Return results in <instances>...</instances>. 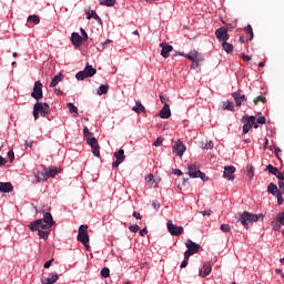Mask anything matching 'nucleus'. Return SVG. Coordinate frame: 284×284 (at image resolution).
Returning a JSON list of instances; mask_svg holds the SVG:
<instances>
[{"mask_svg": "<svg viewBox=\"0 0 284 284\" xmlns=\"http://www.w3.org/2000/svg\"><path fill=\"white\" fill-rule=\"evenodd\" d=\"M152 207H153L154 210H159V207H161V204H160L159 202H153V203H152Z\"/></svg>", "mask_w": 284, "mask_h": 284, "instance_id": "e2e57ef3", "label": "nucleus"}, {"mask_svg": "<svg viewBox=\"0 0 284 284\" xmlns=\"http://www.w3.org/2000/svg\"><path fill=\"white\" fill-rule=\"evenodd\" d=\"M31 97L36 101H41V99H43V83H41V81L34 82L33 92L31 93Z\"/></svg>", "mask_w": 284, "mask_h": 284, "instance_id": "6e6552de", "label": "nucleus"}, {"mask_svg": "<svg viewBox=\"0 0 284 284\" xmlns=\"http://www.w3.org/2000/svg\"><path fill=\"white\" fill-rule=\"evenodd\" d=\"M232 97L235 101V104L239 108H240V105H245V103H247V98H245V94H243V91H241V90L232 93Z\"/></svg>", "mask_w": 284, "mask_h": 284, "instance_id": "f8f14e48", "label": "nucleus"}, {"mask_svg": "<svg viewBox=\"0 0 284 284\" xmlns=\"http://www.w3.org/2000/svg\"><path fill=\"white\" fill-rule=\"evenodd\" d=\"M246 32H247V34H252L254 32V30L252 29V27L250 24L246 27Z\"/></svg>", "mask_w": 284, "mask_h": 284, "instance_id": "338daca9", "label": "nucleus"}, {"mask_svg": "<svg viewBox=\"0 0 284 284\" xmlns=\"http://www.w3.org/2000/svg\"><path fill=\"white\" fill-rule=\"evenodd\" d=\"M133 112H135V114H141V112L143 114H145V108L144 105L141 103V101H138L135 103V105L132 108Z\"/></svg>", "mask_w": 284, "mask_h": 284, "instance_id": "b1692460", "label": "nucleus"}, {"mask_svg": "<svg viewBox=\"0 0 284 284\" xmlns=\"http://www.w3.org/2000/svg\"><path fill=\"white\" fill-rule=\"evenodd\" d=\"M203 148H204V150H212L214 148V142L206 141V143Z\"/></svg>", "mask_w": 284, "mask_h": 284, "instance_id": "09e8293b", "label": "nucleus"}, {"mask_svg": "<svg viewBox=\"0 0 284 284\" xmlns=\"http://www.w3.org/2000/svg\"><path fill=\"white\" fill-rule=\"evenodd\" d=\"M29 23H34V26H39L40 19L39 16H29L28 18Z\"/></svg>", "mask_w": 284, "mask_h": 284, "instance_id": "f704fd0d", "label": "nucleus"}, {"mask_svg": "<svg viewBox=\"0 0 284 284\" xmlns=\"http://www.w3.org/2000/svg\"><path fill=\"white\" fill-rule=\"evenodd\" d=\"M8 163V160H6L3 156H0V166L6 165Z\"/></svg>", "mask_w": 284, "mask_h": 284, "instance_id": "0e129e2a", "label": "nucleus"}, {"mask_svg": "<svg viewBox=\"0 0 284 284\" xmlns=\"http://www.w3.org/2000/svg\"><path fill=\"white\" fill-rule=\"evenodd\" d=\"M267 172H270V174H273V176H276L278 174V168H275L272 164H268L266 166Z\"/></svg>", "mask_w": 284, "mask_h": 284, "instance_id": "473e14b6", "label": "nucleus"}, {"mask_svg": "<svg viewBox=\"0 0 284 284\" xmlns=\"http://www.w3.org/2000/svg\"><path fill=\"white\" fill-rule=\"evenodd\" d=\"M148 234V229L140 230V236H145Z\"/></svg>", "mask_w": 284, "mask_h": 284, "instance_id": "69168bd1", "label": "nucleus"}, {"mask_svg": "<svg viewBox=\"0 0 284 284\" xmlns=\"http://www.w3.org/2000/svg\"><path fill=\"white\" fill-rule=\"evenodd\" d=\"M133 216L134 219H138V220L142 219L141 213H138V212H133Z\"/></svg>", "mask_w": 284, "mask_h": 284, "instance_id": "774afa93", "label": "nucleus"}, {"mask_svg": "<svg viewBox=\"0 0 284 284\" xmlns=\"http://www.w3.org/2000/svg\"><path fill=\"white\" fill-rule=\"evenodd\" d=\"M81 34H82V41H87L88 32H85V30L81 29Z\"/></svg>", "mask_w": 284, "mask_h": 284, "instance_id": "13d9d810", "label": "nucleus"}, {"mask_svg": "<svg viewBox=\"0 0 284 284\" xmlns=\"http://www.w3.org/2000/svg\"><path fill=\"white\" fill-rule=\"evenodd\" d=\"M258 219H265V215L264 214L257 215V214L244 211L242 214H240V216L237 217V221H240V223H242V225H243V227H245V230H250L248 223H256V221H258Z\"/></svg>", "mask_w": 284, "mask_h": 284, "instance_id": "f03ea898", "label": "nucleus"}, {"mask_svg": "<svg viewBox=\"0 0 284 284\" xmlns=\"http://www.w3.org/2000/svg\"><path fill=\"white\" fill-rule=\"evenodd\" d=\"M179 55L184 57L185 59H189V61H192V63H194V53H190V54L179 53Z\"/></svg>", "mask_w": 284, "mask_h": 284, "instance_id": "c03bdc74", "label": "nucleus"}, {"mask_svg": "<svg viewBox=\"0 0 284 284\" xmlns=\"http://www.w3.org/2000/svg\"><path fill=\"white\" fill-rule=\"evenodd\" d=\"M201 61H203V54H201L199 52H194L192 68H199V63H201Z\"/></svg>", "mask_w": 284, "mask_h": 284, "instance_id": "bb28decb", "label": "nucleus"}, {"mask_svg": "<svg viewBox=\"0 0 284 284\" xmlns=\"http://www.w3.org/2000/svg\"><path fill=\"white\" fill-rule=\"evenodd\" d=\"M129 230H130L131 232L136 233V232H139V230H141V227H140L139 225H136V224H133V225H130V226H129Z\"/></svg>", "mask_w": 284, "mask_h": 284, "instance_id": "3c124183", "label": "nucleus"}, {"mask_svg": "<svg viewBox=\"0 0 284 284\" xmlns=\"http://www.w3.org/2000/svg\"><path fill=\"white\" fill-rule=\"evenodd\" d=\"M234 172H236L235 166H225L223 178L226 179L227 181H234Z\"/></svg>", "mask_w": 284, "mask_h": 284, "instance_id": "f3484780", "label": "nucleus"}, {"mask_svg": "<svg viewBox=\"0 0 284 284\" xmlns=\"http://www.w3.org/2000/svg\"><path fill=\"white\" fill-rule=\"evenodd\" d=\"M220 230H222L224 233L231 232L232 227L230 224H221Z\"/></svg>", "mask_w": 284, "mask_h": 284, "instance_id": "37998d69", "label": "nucleus"}, {"mask_svg": "<svg viewBox=\"0 0 284 284\" xmlns=\"http://www.w3.org/2000/svg\"><path fill=\"white\" fill-rule=\"evenodd\" d=\"M186 251H185V255L186 258H190L192 255L196 254V252H199V250H201V246L194 242H192V240H187L186 243Z\"/></svg>", "mask_w": 284, "mask_h": 284, "instance_id": "1a4fd4ad", "label": "nucleus"}, {"mask_svg": "<svg viewBox=\"0 0 284 284\" xmlns=\"http://www.w3.org/2000/svg\"><path fill=\"white\" fill-rule=\"evenodd\" d=\"M271 225H272V227H273V230L275 231V232H278L280 230H281V225H283V224H281L276 219L271 223Z\"/></svg>", "mask_w": 284, "mask_h": 284, "instance_id": "4c0bfd02", "label": "nucleus"}, {"mask_svg": "<svg viewBox=\"0 0 284 284\" xmlns=\"http://www.w3.org/2000/svg\"><path fill=\"white\" fill-rule=\"evenodd\" d=\"M47 175H48V179H54L55 175L59 174V172H61V169L59 168H53V169H44Z\"/></svg>", "mask_w": 284, "mask_h": 284, "instance_id": "4be33fe9", "label": "nucleus"}, {"mask_svg": "<svg viewBox=\"0 0 284 284\" xmlns=\"http://www.w3.org/2000/svg\"><path fill=\"white\" fill-rule=\"evenodd\" d=\"M153 145H154L155 148H161V145H163V139L158 138V139L153 142Z\"/></svg>", "mask_w": 284, "mask_h": 284, "instance_id": "de8ad7c7", "label": "nucleus"}, {"mask_svg": "<svg viewBox=\"0 0 284 284\" xmlns=\"http://www.w3.org/2000/svg\"><path fill=\"white\" fill-rule=\"evenodd\" d=\"M244 119H246V123L243 125V134H247V132L252 130V126L254 125V123H256V116L251 115Z\"/></svg>", "mask_w": 284, "mask_h": 284, "instance_id": "dca6fc26", "label": "nucleus"}, {"mask_svg": "<svg viewBox=\"0 0 284 284\" xmlns=\"http://www.w3.org/2000/svg\"><path fill=\"white\" fill-rule=\"evenodd\" d=\"M278 187H280L282 194H284V182L283 181L278 182Z\"/></svg>", "mask_w": 284, "mask_h": 284, "instance_id": "680f3d73", "label": "nucleus"}, {"mask_svg": "<svg viewBox=\"0 0 284 284\" xmlns=\"http://www.w3.org/2000/svg\"><path fill=\"white\" fill-rule=\"evenodd\" d=\"M199 274L202 278L212 274V264L210 262L204 263L203 267L200 268Z\"/></svg>", "mask_w": 284, "mask_h": 284, "instance_id": "a211bd4d", "label": "nucleus"}, {"mask_svg": "<svg viewBox=\"0 0 284 284\" xmlns=\"http://www.w3.org/2000/svg\"><path fill=\"white\" fill-rule=\"evenodd\" d=\"M87 19H95V21H101V18H99V14H97V11H91V13L88 14Z\"/></svg>", "mask_w": 284, "mask_h": 284, "instance_id": "ea45409f", "label": "nucleus"}, {"mask_svg": "<svg viewBox=\"0 0 284 284\" xmlns=\"http://www.w3.org/2000/svg\"><path fill=\"white\" fill-rule=\"evenodd\" d=\"M216 39L219 41L225 42L230 39V33H227V28L221 27L215 31Z\"/></svg>", "mask_w": 284, "mask_h": 284, "instance_id": "4468645a", "label": "nucleus"}, {"mask_svg": "<svg viewBox=\"0 0 284 284\" xmlns=\"http://www.w3.org/2000/svg\"><path fill=\"white\" fill-rule=\"evenodd\" d=\"M200 214H202V216H212L213 211L212 210L201 211Z\"/></svg>", "mask_w": 284, "mask_h": 284, "instance_id": "5fc2aeb1", "label": "nucleus"}, {"mask_svg": "<svg viewBox=\"0 0 284 284\" xmlns=\"http://www.w3.org/2000/svg\"><path fill=\"white\" fill-rule=\"evenodd\" d=\"M267 119H265V116H260L257 118L256 122L260 124V125H265Z\"/></svg>", "mask_w": 284, "mask_h": 284, "instance_id": "603ef678", "label": "nucleus"}, {"mask_svg": "<svg viewBox=\"0 0 284 284\" xmlns=\"http://www.w3.org/2000/svg\"><path fill=\"white\" fill-rule=\"evenodd\" d=\"M53 262H54V258H51V260L47 261L44 263V268L48 270L52 265Z\"/></svg>", "mask_w": 284, "mask_h": 284, "instance_id": "4d7b16f0", "label": "nucleus"}, {"mask_svg": "<svg viewBox=\"0 0 284 284\" xmlns=\"http://www.w3.org/2000/svg\"><path fill=\"white\" fill-rule=\"evenodd\" d=\"M268 194H272L273 196H276V193L278 194V186L274 183H270L267 186Z\"/></svg>", "mask_w": 284, "mask_h": 284, "instance_id": "c756f323", "label": "nucleus"}, {"mask_svg": "<svg viewBox=\"0 0 284 284\" xmlns=\"http://www.w3.org/2000/svg\"><path fill=\"white\" fill-rule=\"evenodd\" d=\"M222 48L224 52H227V54L234 52V45H232V43H229L227 41L222 42Z\"/></svg>", "mask_w": 284, "mask_h": 284, "instance_id": "c85d7f7f", "label": "nucleus"}, {"mask_svg": "<svg viewBox=\"0 0 284 284\" xmlns=\"http://www.w3.org/2000/svg\"><path fill=\"white\" fill-rule=\"evenodd\" d=\"M39 114L42 116H48L50 114V104L38 102L33 105V119L37 121L39 119Z\"/></svg>", "mask_w": 284, "mask_h": 284, "instance_id": "7ed1b4c3", "label": "nucleus"}, {"mask_svg": "<svg viewBox=\"0 0 284 284\" xmlns=\"http://www.w3.org/2000/svg\"><path fill=\"white\" fill-rule=\"evenodd\" d=\"M14 190V186H12V183L10 182H0V192H3L4 194H8Z\"/></svg>", "mask_w": 284, "mask_h": 284, "instance_id": "aec40b11", "label": "nucleus"}, {"mask_svg": "<svg viewBox=\"0 0 284 284\" xmlns=\"http://www.w3.org/2000/svg\"><path fill=\"white\" fill-rule=\"evenodd\" d=\"M185 150H187V148H185V144H183V141L181 140H178L173 145V153L176 154V156H183Z\"/></svg>", "mask_w": 284, "mask_h": 284, "instance_id": "ddd939ff", "label": "nucleus"}, {"mask_svg": "<svg viewBox=\"0 0 284 284\" xmlns=\"http://www.w3.org/2000/svg\"><path fill=\"white\" fill-rule=\"evenodd\" d=\"M159 116L160 119H170L172 116L170 104H164V106L159 112Z\"/></svg>", "mask_w": 284, "mask_h": 284, "instance_id": "6ab92c4d", "label": "nucleus"}, {"mask_svg": "<svg viewBox=\"0 0 284 284\" xmlns=\"http://www.w3.org/2000/svg\"><path fill=\"white\" fill-rule=\"evenodd\" d=\"M166 227L171 236H181V234H183V226L174 225L172 220L168 222Z\"/></svg>", "mask_w": 284, "mask_h": 284, "instance_id": "9d476101", "label": "nucleus"}, {"mask_svg": "<svg viewBox=\"0 0 284 284\" xmlns=\"http://www.w3.org/2000/svg\"><path fill=\"white\" fill-rule=\"evenodd\" d=\"M242 59H243V61H252V57H250V55H247V54H245V53H243L242 54Z\"/></svg>", "mask_w": 284, "mask_h": 284, "instance_id": "bf43d9fd", "label": "nucleus"}, {"mask_svg": "<svg viewBox=\"0 0 284 284\" xmlns=\"http://www.w3.org/2000/svg\"><path fill=\"white\" fill-rule=\"evenodd\" d=\"M114 3H116V0H100V4L101 6H106L108 8H112V6H114Z\"/></svg>", "mask_w": 284, "mask_h": 284, "instance_id": "e433bc0d", "label": "nucleus"}, {"mask_svg": "<svg viewBox=\"0 0 284 284\" xmlns=\"http://www.w3.org/2000/svg\"><path fill=\"white\" fill-rule=\"evenodd\" d=\"M189 176L191 179H201L203 181H210V178L205 175V173L201 172V170L199 169V165L196 164H191L189 166Z\"/></svg>", "mask_w": 284, "mask_h": 284, "instance_id": "0eeeda50", "label": "nucleus"}, {"mask_svg": "<svg viewBox=\"0 0 284 284\" xmlns=\"http://www.w3.org/2000/svg\"><path fill=\"white\" fill-rule=\"evenodd\" d=\"M101 276L103 278H109L110 277V268L103 267L102 271H101Z\"/></svg>", "mask_w": 284, "mask_h": 284, "instance_id": "a19ab883", "label": "nucleus"}, {"mask_svg": "<svg viewBox=\"0 0 284 284\" xmlns=\"http://www.w3.org/2000/svg\"><path fill=\"white\" fill-rule=\"evenodd\" d=\"M223 110H229L230 112H234V103L231 101L224 102Z\"/></svg>", "mask_w": 284, "mask_h": 284, "instance_id": "72a5a7b5", "label": "nucleus"}, {"mask_svg": "<svg viewBox=\"0 0 284 284\" xmlns=\"http://www.w3.org/2000/svg\"><path fill=\"white\" fill-rule=\"evenodd\" d=\"M266 103L267 99L263 95H257L256 99L253 100L254 105H258V103Z\"/></svg>", "mask_w": 284, "mask_h": 284, "instance_id": "c9c22d12", "label": "nucleus"}, {"mask_svg": "<svg viewBox=\"0 0 284 284\" xmlns=\"http://www.w3.org/2000/svg\"><path fill=\"white\" fill-rule=\"evenodd\" d=\"M278 181H284V175L281 173V171H277V174L275 175Z\"/></svg>", "mask_w": 284, "mask_h": 284, "instance_id": "052dcab7", "label": "nucleus"}, {"mask_svg": "<svg viewBox=\"0 0 284 284\" xmlns=\"http://www.w3.org/2000/svg\"><path fill=\"white\" fill-rule=\"evenodd\" d=\"M71 43H73V45L75 48H79L81 45V43H83V38L81 36H79V33L73 32L71 34Z\"/></svg>", "mask_w": 284, "mask_h": 284, "instance_id": "412c9836", "label": "nucleus"}, {"mask_svg": "<svg viewBox=\"0 0 284 284\" xmlns=\"http://www.w3.org/2000/svg\"><path fill=\"white\" fill-rule=\"evenodd\" d=\"M247 176H248V179H254V166L253 165H248Z\"/></svg>", "mask_w": 284, "mask_h": 284, "instance_id": "79ce46f5", "label": "nucleus"}, {"mask_svg": "<svg viewBox=\"0 0 284 284\" xmlns=\"http://www.w3.org/2000/svg\"><path fill=\"white\" fill-rule=\"evenodd\" d=\"M47 283L45 284H54L55 281H59V274L52 273L47 277Z\"/></svg>", "mask_w": 284, "mask_h": 284, "instance_id": "2f4dec72", "label": "nucleus"}, {"mask_svg": "<svg viewBox=\"0 0 284 284\" xmlns=\"http://www.w3.org/2000/svg\"><path fill=\"white\" fill-rule=\"evenodd\" d=\"M190 261V257L184 254V261L181 263L180 267H187V262Z\"/></svg>", "mask_w": 284, "mask_h": 284, "instance_id": "864d4df0", "label": "nucleus"}, {"mask_svg": "<svg viewBox=\"0 0 284 284\" xmlns=\"http://www.w3.org/2000/svg\"><path fill=\"white\" fill-rule=\"evenodd\" d=\"M39 223H47V225L52 227V225H54V219L51 213H44L43 219L37 220L30 224L31 232H37V230H39Z\"/></svg>", "mask_w": 284, "mask_h": 284, "instance_id": "20e7f679", "label": "nucleus"}, {"mask_svg": "<svg viewBox=\"0 0 284 284\" xmlns=\"http://www.w3.org/2000/svg\"><path fill=\"white\" fill-rule=\"evenodd\" d=\"M83 134L87 139L88 145H90L92 150V154L97 158L101 156V146L99 145V140H97V138L93 136L94 133L90 132V129H88V126H84Z\"/></svg>", "mask_w": 284, "mask_h": 284, "instance_id": "f257e3e1", "label": "nucleus"}, {"mask_svg": "<svg viewBox=\"0 0 284 284\" xmlns=\"http://www.w3.org/2000/svg\"><path fill=\"white\" fill-rule=\"evenodd\" d=\"M61 81H63V74L59 73L51 80L50 88H57Z\"/></svg>", "mask_w": 284, "mask_h": 284, "instance_id": "393cba45", "label": "nucleus"}, {"mask_svg": "<svg viewBox=\"0 0 284 284\" xmlns=\"http://www.w3.org/2000/svg\"><path fill=\"white\" fill-rule=\"evenodd\" d=\"M276 196H277V204L283 205L284 203L283 194L280 192L276 194Z\"/></svg>", "mask_w": 284, "mask_h": 284, "instance_id": "8fccbe9b", "label": "nucleus"}, {"mask_svg": "<svg viewBox=\"0 0 284 284\" xmlns=\"http://www.w3.org/2000/svg\"><path fill=\"white\" fill-rule=\"evenodd\" d=\"M39 227H41V230H50V227H52L50 224L42 222L38 224V230Z\"/></svg>", "mask_w": 284, "mask_h": 284, "instance_id": "a18cd8bd", "label": "nucleus"}, {"mask_svg": "<svg viewBox=\"0 0 284 284\" xmlns=\"http://www.w3.org/2000/svg\"><path fill=\"white\" fill-rule=\"evenodd\" d=\"M276 220L278 221L280 225H284V212L277 214Z\"/></svg>", "mask_w": 284, "mask_h": 284, "instance_id": "49530a36", "label": "nucleus"}, {"mask_svg": "<svg viewBox=\"0 0 284 284\" xmlns=\"http://www.w3.org/2000/svg\"><path fill=\"white\" fill-rule=\"evenodd\" d=\"M115 161L112 163V169L116 170L123 161H125V151L123 149H120L118 152L114 153Z\"/></svg>", "mask_w": 284, "mask_h": 284, "instance_id": "9b49d317", "label": "nucleus"}, {"mask_svg": "<svg viewBox=\"0 0 284 284\" xmlns=\"http://www.w3.org/2000/svg\"><path fill=\"white\" fill-rule=\"evenodd\" d=\"M78 241L83 243L87 250H90V235L88 234V225H80L78 231Z\"/></svg>", "mask_w": 284, "mask_h": 284, "instance_id": "39448f33", "label": "nucleus"}, {"mask_svg": "<svg viewBox=\"0 0 284 284\" xmlns=\"http://www.w3.org/2000/svg\"><path fill=\"white\" fill-rule=\"evenodd\" d=\"M67 108L70 114H74V116H79V108H77L72 102L67 103Z\"/></svg>", "mask_w": 284, "mask_h": 284, "instance_id": "cd10ccee", "label": "nucleus"}, {"mask_svg": "<svg viewBox=\"0 0 284 284\" xmlns=\"http://www.w3.org/2000/svg\"><path fill=\"white\" fill-rule=\"evenodd\" d=\"M37 183H41L42 181H48V173L45 172V169L43 171H39L36 175Z\"/></svg>", "mask_w": 284, "mask_h": 284, "instance_id": "5701e85b", "label": "nucleus"}, {"mask_svg": "<svg viewBox=\"0 0 284 284\" xmlns=\"http://www.w3.org/2000/svg\"><path fill=\"white\" fill-rule=\"evenodd\" d=\"M160 48L162 49L161 57H163V59H168L170 57V52L174 50V47H172V44H169L168 42L160 43Z\"/></svg>", "mask_w": 284, "mask_h": 284, "instance_id": "2eb2a0df", "label": "nucleus"}, {"mask_svg": "<svg viewBox=\"0 0 284 284\" xmlns=\"http://www.w3.org/2000/svg\"><path fill=\"white\" fill-rule=\"evenodd\" d=\"M8 158L10 160V163H12V161H14V151H9L8 152Z\"/></svg>", "mask_w": 284, "mask_h": 284, "instance_id": "6e6d98bb", "label": "nucleus"}, {"mask_svg": "<svg viewBox=\"0 0 284 284\" xmlns=\"http://www.w3.org/2000/svg\"><path fill=\"white\" fill-rule=\"evenodd\" d=\"M110 90V85H108V84H102V85H100L99 87V89H98V94H99V97H103V94H108V91Z\"/></svg>", "mask_w": 284, "mask_h": 284, "instance_id": "7c9ffc66", "label": "nucleus"}, {"mask_svg": "<svg viewBox=\"0 0 284 284\" xmlns=\"http://www.w3.org/2000/svg\"><path fill=\"white\" fill-rule=\"evenodd\" d=\"M145 181L150 187H159V184L156 183V180H154V174H149L145 178Z\"/></svg>", "mask_w": 284, "mask_h": 284, "instance_id": "a878e982", "label": "nucleus"}, {"mask_svg": "<svg viewBox=\"0 0 284 284\" xmlns=\"http://www.w3.org/2000/svg\"><path fill=\"white\" fill-rule=\"evenodd\" d=\"M97 74V69H94L90 63H87V67L83 71H80L75 74L78 81H83L85 79H90Z\"/></svg>", "mask_w": 284, "mask_h": 284, "instance_id": "423d86ee", "label": "nucleus"}, {"mask_svg": "<svg viewBox=\"0 0 284 284\" xmlns=\"http://www.w3.org/2000/svg\"><path fill=\"white\" fill-rule=\"evenodd\" d=\"M38 234H39L40 239H43V241H47L48 236H50V232H48V231L38 230Z\"/></svg>", "mask_w": 284, "mask_h": 284, "instance_id": "58836bf2", "label": "nucleus"}]
</instances>
